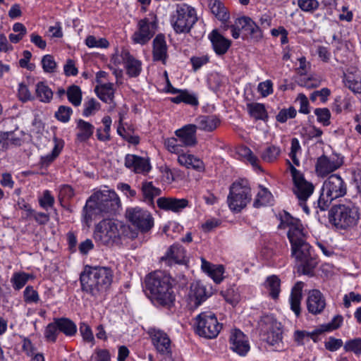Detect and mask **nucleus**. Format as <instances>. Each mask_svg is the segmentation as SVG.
Wrapping results in <instances>:
<instances>
[{
  "instance_id": "79ce46f5",
  "label": "nucleus",
  "mask_w": 361,
  "mask_h": 361,
  "mask_svg": "<svg viewBox=\"0 0 361 361\" xmlns=\"http://www.w3.org/2000/svg\"><path fill=\"white\" fill-rule=\"evenodd\" d=\"M247 108L250 116L255 119L264 120L267 116L264 106L262 104H247Z\"/></svg>"
},
{
  "instance_id": "052dcab7",
  "label": "nucleus",
  "mask_w": 361,
  "mask_h": 361,
  "mask_svg": "<svg viewBox=\"0 0 361 361\" xmlns=\"http://www.w3.org/2000/svg\"><path fill=\"white\" fill-rule=\"evenodd\" d=\"M300 149V145L299 141L297 138H293L291 140V147L290 152L289 154L290 157L291 158L293 162L295 165L299 166L300 161L297 158L296 154Z\"/></svg>"
},
{
  "instance_id": "473e14b6",
  "label": "nucleus",
  "mask_w": 361,
  "mask_h": 361,
  "mask_svg": "<svg viewBox=\"0 0 361 361\" xmlns=\"http://www.w3.org/2000/svg\"><path fill=\"white\" fill-rule=\"evenodd\" d=\"M345 87L355 93H361V75L348 73L343 79Z\"/></svg>"
},
{
  "instance_id": "5701e85b",
  "label": "nucleus",
  "mask_w": 361,
  "mask_h": 361,
  "mask_svg": "<svg viewBox=\"0 0 361 361\" xmlns=\"http://www.w3.org/2000/svg\"><path fill=\"white\" fill-rule=\"evenodd\" d=\"M153 59L154 61H161L164 64L166 63L167 54V46L164 36L158 35L153 40Z\"/></svg>"
},
{
  "instance_id": "393cba45",
  "label": "nucleus",
  "mask_w": 361,
  "mask_h": 361,
  "mask_svg": "<svg viewBox=\"0 0 361 361\" xmlns=\"http://www.w3.org/2000/svg\"><path fill=\"white\" fill-rule=\"evenodd\" d=\"M153 34L149 29V20L142 19L138 23V30L133 34V39L135 43L145 44L152 37Z\"/></svg>"
},
{
  "instance_id": "0e129e2a",
  "label": "nucleus",
  "mask_w": 361,
  "mask_h": 361,
  "mask_svg": "<svg viewBox=\"0 0 361 361\" xmlns=\"http://www.w3.org/2000/svg\"><path fill=\"white\" fill-rule=\"evenodd\" d=\"M151 169V166L149 165V163L148 160L142 158L140 157H138L137 165L135 167L134 172L135 173H147Z\"/></svg>"
},
{
  "instance_id": "a18cd8bd",
  "label": "nucleus",
  "mask_w": 361,
  "mask_h": 361,
  "mask_svg": "<svg viewBox=\"0 0 361 361\" xmlns=\"http://www.w3.org/2000/svg\"><path fill=\"white\" fill-rule=\"evenodd\" d=\"M271 198V192L268 191L267 189L262 188L257 193V197L254 201L253 206L257 208L264 206L269 203Z\"/></svg>"
},
{
  "instance_id": "c9c22d12",
  "label": "nucleus",
  "mask_w": 361,
  "mask_h": 361,
  "mask_svg": "<svg viewBox=\"0 0 361 361\" xmlns=\"http://www.w3.org/2000/svg\"><path fill=\"white\" fill-rule=\"evenodd\" d=\"M21 144L20 139L18 137H15L13 133L12 132H5L2 133L0 135V149H6L9 147L13 146H19Z\"/></svg>"
},
{
  "instance_id": "7ed1b4c3",
  "label": "nucleus",
  "mask_w": 361,
  "mask_h": 361,
  "mask_svg": "<svg viewBox=\"0 0 361 361\" xmlns=\"http://www.w3.org/2000/svg\"><path fill=\"white\" fill-rule=\"evenodd\" d=\"M81 288L83 292L97 298L104 293L111 284L112 271L104 267H86L81 273Z\"/></svg>"
},
{
  "instance_id": "0eeeda50",
  "label": "nucleus",
  "mask_w": 361,
  "mask_h": 361,
  "mask_svg": "<svg viewBox=\"0 0 361 361\" xmlns=\"http://www.w3.org/2000/svg\"><path fill=\"white\" fill-rule=\"evenodd\" d=\"M197 20L195 8L188 4H178L172 16V25L177 33H188Z\"/></svg>"
},
{
  "instance_id": "6e6d98bb",
  "label": "nucleus",
  "mask_w": 361,
  "mask_h": 361,
  "mask_svg": "<svg viewBox=\"0 0 361 361\" xmlns=\"http://www.w3.org/2000/svg\"><path fill=\"white\" fill-rule=\"evenodd\" d=\"M298 5L303 11L313 13L319 4L317 0H298Z\"/></svg>"
},
{
  "instance_id": "a211bd4d",
  "label": "nucleus",
  "mask_w": 361,
  "mask_h": 361,
  "mask_svg": "<svg viewBox=\"0 0 361 361\" xmlns=\"http://www.w3.org/2000/svg\"><path fill=\"white\" fill-rule=\"evenodd\" d=\"M231 348L240 355H245L250 350L245 335L240 330H233L230 336Z\"/></svg>"
},
{
  "instance_id": "58836bf2",
  "label": "nucleus",
  "mask_w": 361,
  "mask_h": 361,
  "mask_svg": "<svg viewBox=\"0 0 361 361\" xmlns=\"http://www.w3.org/2000/svg\"><path fill=\"white\" fill-rule=\"evenodd\" d=\"M319 334H321L319 329L312 332L296 331L294 334V338L298 345H304L306 342H308L310 339H312L314 341H316V337Z\"/></svg>"
},
{
  "instance_id": "a19ab883",
  "label": "nucleus",
  "mask_w": 361,
  "mask_h": 361,
  "mask_svg": "<svg viewBox=\"0 0 361 361\" xmlns=\"http://www.w3.org/2000/svg\"><path fill=\"white\" fill-rule=\"evenodd\" d=\"M55 145L51 154H47L41 158V163L43 166H48L60 154L63 147V142L54 138Z\"/></svg>"
},
{
  "instance_id": "f8f14e48",
  "label": "nucleus",
  "mask_w": 361,
  "mask_h": 361,
  "mask_svg": "<svg viewBox=\"0 0 361 361\" xmlns=\"http://www.w3.org/2000/svg\"><path fill=\"white\" fill-rule=\"evenodd\" d=\"M126 217L135 227L142 233L147 232L154 226V219L150 213L137 207L128 209Z\"/></svg>"
},
{
  "instance_id": "cd10ccee",
  "label": "nucleus",
  "mask_w": 361,
  "mask_h": 361,
  "mask_svg": "<svg viewBox=\"0 0 361 361\" xmlns=\"http://www.w3.org/2000/svg\"><path fill=\"white\" fill-rule=\"evenodd\" d=\"M304 283L301 281L297 282L293 287L290 294V308L297 317L300 314V302L302 300V290Z\"/></svg>"
},
{
  "instance_id": "603ef678",
  "label": "nucleus",
  "mask_w": 361,
  "mask_h": 361,
  "mask_svg": "<svg viewBox=\"0 0 361 361\" xmlns=\"http://www.w3.org/2000/svg\"><path fill=\"white\" fill-rule=\"evenodd\" d=\"M166 148L171 153L181 154L183 151L177 137H170L164 141Z\"/></svg>"
},
{
  "instance_id": "09e8293b",
  "label": "nucleus",
  "mask_w": 361,
  "mask_h": 361,
  "mask_svg": "<svg viewBox=\"0 0 361 361\" xmlns=\"http://www.w3.org/2000/svg\"><path fill=\"white\" fill-rule=\"evenodd\" d=\"M30 275L25 272L15 273L11 278L13 286L16 290H20L27 282Z\"/></svg>"
},
{
  "instance_id": "4c0bfd02",
  "label": "nucleus",
  "mask_w": 361,
  "mask_h": 361,
  "mask_svg": "<svg viewBox=\"0 0 361 361\" xmlns=\"http://www.w3.org/2000/svg\"><path fill=\"white\" fill-rule=\"evenodd\" d=\"M66 94L68 101L75 106L80 105L82 102V91L79 86L72 85L67 88Z\"/></svg>"
},
{
  "instance_id": "6e6552de",
  "label": "nucleus",
  "mask_w": 361,
  "mask_h": 361,
  "mask_svg": "<svg viewBox=\"0 0 361 361\" xmlns=\"http://www.w3.org/2000/svg\"><path fill=\"white\" fill-rule=\"evenodd\" d=\"M251 189L247 180L233 183L230 187L228 203L230 209L240 212L251 200Z\"/></svg>"
},
{
  "instance_id": "e433bc0d",
  "label": "nucleus",
  "mask_w": 361,
  "mask_h": 361,
  "mask_svg": "<svg viewBox=\"0 0 361 361\" xmlns=\"http://www.w3.org/2000/svg\"><path fill=\"white\" fill-rule=\"evenodd\" d=\"M59 330L66 336H71L76 333V325L70 319L66 318L56 319Z\"/></svg>"
},
{
  "instance_id": "2eb2a0df",
  "label": "nucleus",
  "mask_w": 361,
  "mask_h": 361,
  "mask_svg": "<svg viewBox=\"0 0 361 361\" xmlns=\"http://www.w3.org/2000/svg\"><path fill=\"white\" fill-rule=\"evenodd\" d=\"M152 337L157 351L166 355L162 361H174L169 356L171 354V341L167 334L161 330H154Z\"/></svg>"
},
{
  "instance_id": "f704fd0d",
  "label": "nucleus",
  "mask_w": 361,
  "mask_h": 361,
  "mask_svg": "<svg viewBox=\"0 0 361 361\" xmlns=\"http://www.w3.org/2000/svg\"><path fill=\"white\" fill-rule=\"evenodd\" d=\"M265 287L269 290V294L273 299H277L280 293L281 281L278 276L272 275L269 276L265 283Z\"/></svg>"
},
{
  "instance_id": "37998d69",
  "label": "nucleus",
  "mask_w": 361,
  "mask_h": 361,
  "mask_svg": "<svg viewBox=\"0 0 361 361\" xmlns=\"http://www.w3.org/2000/svg\"><path fill=\"white\" fill-rule=\"evenodd\" d=\"M281 154L279 147L271 145L267 147L261 154L262 159L267 162H273L278 159Z\"/></svg>"
},
{
  "instance_id": "774afa93",
  "label": "nucleus",
  "mask_w": 361,
  "mask_h": 361,
  "mask_svg": "<svg viewBox=\"0 0 361 361\" xmlns=\"http://www.w3.org/2000/svg\"><path fill=\"white\" fill-rule=\"evenodd\" d=\"M80 332L85 341L92 342L94 341V336L90 327L85 323H82L80 326Z\"/></svg>"
},
{
  "instance_id": "49530a36",
  "label": "nucleus",
  "mask_w": 361,
  "mask_h": 361,
  "mask_svg": "<svg viewBox=\"0 0 361 361\" xmlns=\"http://www.w3.org/2000/svg\"><path fill=\"white\" fill-rule=\"evenodd\" d=\"M73 110L70 106H59L57 111L54 114L55 118L62 122L67 123L69 121Z\"/></svg>"
},
{
  "instance_id": "9d476101",
  "label": "nucleus",
  "mask_w": 361,
  "mask_h": 361,
  "mask_svg": "<svg viewBox=\"0 0 361 361\" xmlns=\"http://www.w3.org/2000/svg\"><path fill=\"white\" fill-rule=\"evenodd\" d=\"M262 340L270 345L279 344L282 340L281 324L270 315H264L259 322Z\"/></svg>"
},
{
  "instance_id": "72a5a7b5",
  "label": "nucleus",
  "mask_w": 361,
  "mask_h": 361,
  "mask_svg": "<svg viewBox=\"0 0 361 361\" xmlns=\"http://www.w3.org/2000/svg\"><path fill=\"white\" fill-rule=\"evenodd\" d=\"M36 96L42 102L49 103L52 99L53 92L43 82H39L36 85Z\"/></svg>"
},
{
  "instance_id": "e2e57ef3",
  "label": "nucleus",
  "mask_w": 361,
  "mask_h": 361,
  "mask_svg": "<svg viewBox=\"0 0 361 361\" xmlns=\"http://www.w3.org/2000/svg\"><path fill=\"white\" fill-rule=\"evenodd\" d=\"M24 298L27 302H37L39 300L38 293L32 286H27L25 288Z\"/></svg>"
},
{
  "instance_id": "f257e3e1",
  "label": "nucleus",
  "mask_w": 361,
  "mask_h": 361,
  "mask_svg": "<svg viewBox=\"0 0 361 361\" xmlns=\"http://www.w3.org/2000/svg\"><path fill=\"white\" fill-rule=\"evenodd\" d=\"M279 227L288 229L287 235L291 245V255L295 259L298 271L313 276L318 260L314 249L306 242L305 229L300 221L285 212Z\"/></svg>"
},
{
  "instance_id": "4be33fe9",
  "label": "nucleus",
  "mask_w": 361,
  "mask_h": 361,
  "mask_svg": "<svg viewBox=\"0 0 361 361\" xmlns=\"http://www.w3.org/2000/svg\"><path fill=\"white\" fill-rule=\"evenodd\" d=\"M209 38L212 44L213 49L216 54L223 55L229 49L231 41L221 35L216 30H212Z\"/></svg>"
},
{
  "instance_id": "338daca9",
  "label": "nucleus",
  "mask_w": 361,
  "mask_h": 361,
  "mask_svg": "<svg viewBox=\"0 0 361 361\" xmlns=\"http://www.w3.org/2000/svg\"><path fill=\"white\" fill-rule=\"evenodd\" d=\"M273 84L271 80L260 82L258 85V91L262 97H267L273 92Z\"/></svg>"
},
{
  "instance_id": "c85d7f7f",
  "label": "nucleus",
  "mask_w": 361,
  "mask_h": 361,
  "mask_svg": "<svg viewBox=\"0 0 361 361\" xmlns=\"http://www.w3.org/2000/svg\"><path fill=\"white\" fill-rule=\"evenodd\" d=\"M178 161L181 166L188 169L192 168L197 171H202L204 169V164L202 161L192 154L182 152L178 157Z\"/></svg>"
},
{
  "instance_id": "3c124183",
  "label": "nucleus",
  "mask_w": 361,
  "mask_h": 361,
  "mask_svg": "<svg viewBox=\"0 0 361 361\" xmlns=\"http://www.w3.org/2000/svg\"><path fill=\"white\" fill-rule=\"evenodd\" d=\"M343 318L341 315H336L332 319V320L329 323L321 326V327L319 329V331L322 334L325 331L337 329L341 326V325L343 323Z\"/></svg>"
},
{
  "instance_id": "f03ea898",
  "label": "nucleus",
  "mask_w": 361,
  "mask_h": 361,
  "mask_svg": "<svg viewBox=\"0 0 361 361\" xmlns=\"http://www.w3.org/2000/svg\"><path fill=\"white\" fill-rule=\"evenodd\" d=\"M146 290L153 302L167 308L173 305L176 295L173 288V280L167 274L157 271L145 279Z\"/></svg>"
},
{
  "instance_id": "de8ad7c7",
  "label": "nucleus",
  "mask_w": 361,
  "mask_h": 361,
  "mask_svg": "<svg viewBox=\"0 0 361 361\" xmlns=\"http://www.w3.org/2000/svg\"><path fill=\"white\" fill-rule=\"evenodd\" d=\"M85 44L90 48H107L109 46L106 38H97L93 35H90L86 38Z\"/></svg>"
},
{
  "instance_id": "f3484780",
  "label": "nucleus",
  "mask_w": 361,
  "mask_h": 361,
  "mask_svg": "<svg viewBox=\"0 0 361 361\" xmlns=\"http://www.w3.org/2000/svg\"><path fill=\"white\" fill-rule=\"evenodd\" d=\"M326 305V300L319 290L313 289L309 291L307 298V307L309 312L314 315L320 314Z\"/></svg>"
},
{
  "instance_id": "bf43d9fd",
  "label": "nucleus",
  "mask_w": 361,
  "mask_h": 361,
  "mask_svg": "<svg viewBox=\"0 0 361 361\" xmlns=\"http://www.w3.org/2000/svg\"><path fill=\"white\" fill-rule=\"evenodd\" d=\"M59 331L56 319L53 323L48 324L45 330V337L50 341H55Z\"/></svg>"
},
{
  "instance_id": "b1692460",
  "label": "nucleus",
  "mask_w": 361,
  "mask_h": 361,
  "mask_svg": "<svg viewBox=\"0 0 361 361\" xmlns=\"http://www.w3.org/2000/svg\"><path fill=\"white\" fill-rule=\"evenodd\" d=\"M209 295L210 293L207 291L205 286L202 284L195 283L191 285L189 297L190 302L194 303L195 307L201 305Z\"/></svg>"
},
{
  "instance_id": "6ab92c4d",
  "label": "nucleus",
  "mask_w": 361,
  "mask_h": 361,
  "mask_svg": "<svg viewBox=\"0 0 361 361\" xmlns=\"http://www.w3.org/2000/svg\"><path fill=\"white\" fill-rule=\"evenodd\" d=\"M157 203L161 209L173 212H180L188 206V200L185 198L177 199L162 197L157 200Z\"/></svg>"
},
{
  "instance_id": "dca6fc26",
  "label": "nucleus",
  "mask_w": 361,
  "mask_h": 361,
  "mask_svg": "<svg viewBox=\"0 0 361 361\" xmlns=\"http://www.w3.org/2000/svg\"><path fill=\"white\" fill-rule=\"evenodd\" d=\"M175 135L182 148L193 147L197 144L196 126L195 124H188L175 131Z\"/></svg>"
},
{
  "instance_id": "c03bdc74",
  "label": "nucleus",
  "mask_w": 361,
  "mask_h": 361,
  "mask_svg": "<svg viewBox=\"0 0 361 361\" xmlns=\"http://www.w3.org/2000/svg\"><path fill=\"white\" fill-rule=\"evenodd\" d=\"M102 123L104 125V128L102 130L100 128L97 130V137L101 141H107L110 140L109 132L111 119L109 116H105L102 119Z\"/></svg>"
},
{
  "instance_id": "aec40b11",
  "label": "nucleus",
  "mask_w": 361,
  "mask_h": 361,
  "mask_svg": "<svg viewBox=\"0 0 361 361\" xmlns=\"http://www.w3.org/2000/svg\"><path fill=\"white\" fill-rule=\"evenodd\" d=\"M238 25L241 27V29L252 39L257 41L262 38V31L250 18L246 16L238 18Z\"/></svg>"
},
{
  "instance_id": "ea45409f",
  "label": "nucleus",
  "mask_w": 361,
  "mask_h": 361,
  "mask_svg": "<svg viewBox=\"0 0 361 361\" xmlns=\"http://www.w3.org/2000/svg\"><path fill=\"white\" fill-rule=\"evenodd\" d=\"M97 90L98 97L104 102L109 103L113 100L114 89L112 83L108 82L102 85Z\"/></svg>"
},
{
  "instance_id": "864d4df0",
  "label": "nucleus",
  "mask_w": 361,
  "mask_h": 361,
  "mask_svg": "<svg viewBox=\"0 0 361 361\" xmlns=\"http://www.w3.org/2000/svg\"><path fill=\"white\" fill-rule=\"evenodd\" d=\"M314 114L318 122L326 126L330 124L331 113L327 108H317L314 110Z\"/></svg>"
},
{
  "instance_id": "4468645a",
  "label": "nucleus",
  "mask_w": 361,
  "mask_h": 361,
  "mask_svg": "<svg viewBox=\"0 0 361 361\" xmlns=\"http://www.w3.org/2000/svg\"><path fill=\"white\" fill-rule=\"evenodd\" d=\"M343 164V159L337 154L323 155L318 158L316 171L319 176H326L338 169Z\"/></svg>"
},
{
  "instance_id": "5fc2aeb1",
  "label": "nucleus",
  "mask_w": 361,
  "mask_h": 361,
  "mask_svg": "<svg viewBox=\"0 0 361 361\" xmlns=\"http://www.w3.org/2000/svg\"><path fill=\"white\" fill-rule=\"evenodd\" d=\"M42 65L44 72L54 73L56 69V63L51 55L47 54L43 56Z\"/></svg>"
},
{
  "instance_id": "7c9ffc66",
  "label": "nucleus",
  "mask_w": 361,
  "mask_h": 361,
  "mask_svg": "<svg viewBox=\"0 0 361 361\" xmlns=\"http://www.w3.org/2000/svg\"><path fill=\"white\" fill-rule=\"evenodd\" d=\"M211 12L223 23L229 19V13L223 3L219 0H211L209 2Z\"/></svg>"
},
{
  "instance_id": "680f3d73",
  "label": "nucleus",
  "mask_w": 361,
  "mask_h": 361,
  "mask_svg": "<svg viewBox=\"0 0 361 361\" xmlns=\"http://www.w3.org/2000/svg\"><path fill=\"white\" fill-rule=\"evenodd\" d=\"M25 207L27 209V211L32 215L35 221L39 224H45L49 221V217L48 214L42 212H35L31 209L29 206H25Z\"/></svg>"
},
{
  "instance_id": "bb28decb",
  "label": "nucleus",
  "mask_w": 361,
  "mask_h": 361,
  "mask_svg": "<svg viewBox=\"0 0 361 361\" xmlns=\"http://www.w3.org/2000/svg\"><path fill=\"white\" fill-rule=\"evenodd\" d=\"M196 130L200 129L203 131L212 132L216 128L220 121L214 115L198 116L195 119Z\"/></svg>"
},
{
  "instance_id": "412c9836",
  "label": "nucleus",
  "mask_w": 361,
  "mask_h": 361,
  "mask_svg": "<svg viewBox=\"0 0 361 361\" xmlns=\"http://www.w3.org/2000/svg\"><path fill=\"white\" fill-rule=\"evenodd\" d=\"M185 258V250L179 245H171L166 255L161 257V261L165 262L169 266L173 264H182Z\"/></svg>"
},
{
  "instance_id": "2f4dec72",
  "label": "nucleus",
  "mask_w": 361,
  "mask_h": 361,
  "mask_svg": "<svg viewBox=\"0 0 361 361\" xmlns=\"http://www.w3.org/2000/svg\"><path fill=\"white\" fill-rule=\"evenodd\" d=\"M142 191L144 200L151 204L154 202V198L161 193V190L154 187L152 182L143 183Z\"/></svg>"
},
{
  "instance_id": "13d9d810",
  "label": "nucleus",
  "mask_w": 361,
  "mask_h": 361,
  "mask_svg": "<svg viewBox=\"0 0 361 361\" xmlns=\"http://www.w3.org/2000/svg\"><path fill=\"white\" fill-rule=\"evenodd\" d=\"M100 108V104L94 99H91L85 103V108L82 112L84 116H90L93 115Z\"/></svg>"
},
{
  "instance_id": "69168bd1",
  "label": "nucleus",
  "mask_w": 361,
  "mask_h": 361,
  "mask_svg": "<svg viewBox=\"0 0 361 361\" xmlns=\"http://www.w3.org/2000/svg\"><path fill=\"white\" fill-rule=\"evenodd\" d=\"M224 272V267L221 265L215 266L212 271L208 274L211 276L213 280L216 283H219L223 280V274Z\"/></svg>"
},
{
  "instance_id": "423d86ee",
  "label": "nucleus",
  "mask_w": 361,
  "mask_h": 361,
  "mask_svg": "<svg viewBox=\"0 0 361 361\" xmlns=\"http://www.w3.org/2000/svg\"><path fill=\"white\" fill-rule=\"evenodd\" d=\"M346 192L347 186L343 178L337 174H332L323 183L317 207L325 211L334 200L345 196Z\"/></svg>"
},
{
  "instance_id": "8fccbe9b",
  "label": "nucleus",
  "mask_w": 361,
  "mask_h": 361,
  "mask_svg": "<svg viewBox=\"0 0 361 361\" xmlns=\"http://www.w3.org/2000/svg\"><path fill=\"white\" fill-rule=\"evenodd\" d=\"M344 350L347 352H353L356 355L361 354V338H355L347 341L344 344Z\"/></svg>"
},
{
  "instance_id": "a878e982",
  "label": "nucleus",
  "mask_w": 361,
  "mask_h": 361,
  "mask_svg": "<svg viewBox=\"0 0 361 361\" xmlns=\"http://www.w3.org/2000/svg\"><path fill=\"white\" fill-rule=\"evenodd\" d=\"M121 58L126 64L127 73L130 77H137L141 71V63L131 56L127 50L121 51Z\"/></svg>"
},
{
  "instance_id": "c756f323",
  "label": "nucleus",
  "mask_w": 361,
  "mask_h": 361,
  "mask_svg": "<svg viewBox=\"0 0 361 361\" xmlns=\"http://www.w3.org/2000/svg\"><path fill=\"white\" fill-rule=\"evenodd\" d=\"M78 133L76 137L80 142H85L92 135L94 127L90 123L82 119L77 121Z\"/></svg>"
},
{
  "instance_id": "20e7f679",
  "label": "nucleus",
  "mask_w": 361,
  "mask_h": 361,
  "mask_svg": "<svg viewBox=\"0 0 361 361\" xmlns=\"http://www.w3.org/2000/svg\"><path fill=\"white\" fill-rule=\"evenodd\" d=\"M120 200L113 190H104L94 193L87 201L84 207L85 219L87 221L91 219L93 214L97 212L111 213L119 207Z\"/></svg>"
},
{
  "instance_id": "9b49d317",
  "label": "nucleus",
  "mask_w": 361,
  "mask_h": 361,
  "mask_svg": "<svg viewBox=\"0 0 361 361\" xmlns=\"http://www.w3.org/2000/svg\"><path fill=\"white\" fill-rule=\"evenodd\" d=\"M120 235L118 224L111 220H103L96 226L94 238L105 245H111Z\"/></svg>"
},
{
  "instance_id": "1a4fd4ad",
  "label": "nucleus",
  "mask_w": 361,
  "mask_h": 361,
  "mask_svg": "<svg viewBox=\"0 0 361 361\" xmlns=\"http://www.w3.org/2000/svg\"><path fill=\"white\" fill-rule=\"evenodd\" d=\"M195 325L198 335L210 339L216 338L222 328L215 314L212 312H204L197 315Z\"/></svg>"
},
{
  "instance_id": "ddd939ff",
  "label": "nucleus",
  "mask_w": 361,
  "mask_h": 361,
  "mask_svg": "<svg viewBox=\"0 0 361 361\" xmlns=\"http://www.w3.org/2000/svg\"><path fill=\"white\" fill-rule=\"evenodd\" d=\"M314 190L313 184L307 181L304 176L293 181V193L298 199L300 205L306 214L310 212L306 201L312 195Z\"/></svg>"
},
{
  "instance_id": "4d7b16f0",
  "label": "nucleus",
  "mask_w": 361,
  "mask_h": 361,
  "mask_svg": "<svg viewBox=\"0 0 361 361\" xmlns=\"http://www.w3.org/2000/svg\"><path fill=\"white\" fill-rule=\"evenodd\" d=\"M238 154L245 158L252 166L257 167L258 166V158L253 154L252 152L248 147H241L238 149Z\"/></svg>"
},
{
  "instance_id": "39448f33",
  "label": "nucleus",
  "mask_w": 361,
  "mask_h": 361,
  "mask_svg": "<svg viewBox=\"0 0 361 361\" xmlns=\"http://www.w3.org/2000/svg\"><path fill=\"white\" fill-rule=\"evenodd\" d=\"M359 219V209L350 201L335 204L329 212V222L336 229H350L357 225Z\"/></svg>"
}]
</instances>
